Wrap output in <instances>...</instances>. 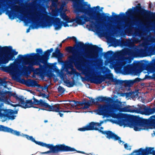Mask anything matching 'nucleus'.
I'll list each match as a JSON object with an SVG mask.
<instances>
[{
    "label": "nucleus",
    "mask_w": 155,
    "mask_h": 155,
    "mask_svg": "<svg viewBox=\"0 0 155 155\" xmlns=\"http://www.w3.org/2000/svg\"><path fill=\"white\" fill-rule=\"evenodd\" d=\"M68 1H71L73 2L75 13L78 14L79 12H83L88 17H87L85 15L80 16H77L75 19H73L75 24L83 25L85 22L89 21L90 24L86 25L87 28L89 30L96 32L99 35L103 36L104 31L103 27L98 23H94L92 20L99 21L101 19L104 20L108 17L109 14H100L98 12H96V10L99 9L100 7L97 6L91 8L90 5L87 2H84V0H64L67 3Z\"/></svg>",
    "instance_id": "1"
},
{
    "label": "nucleus",
    "mask_w": 155,
    "mask_h": 155,
    "mask_svg": "<svg viewBox=\"0 0 155 155\" xmlns=\"http://www.w3.org/2000/svg\"><path fill=\"white\" fill-rule=\"evenodd\" d=\"M136 52L133 49L116 52L112 57L105 61V65H108L111 69H114L117 73L139 76L143 70L142 65L139 63L129 64L133 58L136 56Z\"/></svg>",
    "instance_id": "2"
},
{
    "label": "nucleus",
    "mask_w": 155,
    "mask_h": 155,
    "mask_svg": "<svg viewBox=\"0 0 155 155\" xmlns=\"http://www.w3.org/2000/svg\"><path fill=\"white\" fill-rule=\"evenodd\" d=\"M117 100L118 101V100ZM122 102L117 101V104L111 106L105 104L100 105L98 106V109L95 110L94 111L97 114L102 115L104 117H111L116 118V119L115 120V122L117 124L118 121H122V119H124L126 122L128 121L126 114L118 113V111L135 112L147 115L152 114L155 112L154 108L152 109H147L143 105L140 106L139 105L136 107L129 105L122 107Z\"/></svg>",
    "instance_id": "3"
},
{
    "label": "nucleus",
    "mask_w": 155,
    "mask_h": 155,
    "mask_svg": "<svg viewBox=\"0 0 155 155\" xmlns=\"http://www.w3.org/2000/svg\"><path fill=\"white\" fill-rule=\"evenodd\" d=\"M6 78L0 79V88L2 87L3 86L4 88H7L8 89L10 88H8L7 86L11 85L12 84L9 81H5ZM8 96H12L15 98L17 101L19 103L18 104H14L12 106L14 107L16 106H20L25 108L34 107L38 109V111H39L40 109L37 107H34V104H39L41 106H45L44 108L41 109V110H45L49 111H55L58 112L60 109H64V108H68V104H64L61 105H55L53 106L49 105L47 103L45 102L42 100H38L34 98L33 101L32 100H29L26 102L25 101L24 98L23 96H18L15 93H11L9 91H4V90L0 91V101L7 104H10V101L8 98Z\"/></svg>",
    "instance_id": "4"
},
{
    "label": "nucleus",
    "mask_w": 155,
    "mask_h": 155,
    "mask_svg": "<svg viewBox=\"0 0 155 155\" xmlns=\"http://www.w3.org/2000/svg\"><path fill=\"white\" fill-rule=\"evenodd\" d=\"M67 2L63 0L59 3L58 0H53L52 1L51 8H54V9H52L51 12L52 16H50L45 11L48 15L53 19L52 21V25H53L54 29L58 30L61 29L62 26L66 27L69 26L76 27L77 25L75 24V21L73 19H70L65 13L67 11L66 5ZM38 11L42 13L45 9L40 6L35 7Z\"/></svg>",
    "instance_id": "5"
},
{
    "label": "nucleus",
    "mask_w": 155,
    "mask_h": 155,
    "mask_svg": "<svg viewBox=\"0 0 155 155\" xmlns=\"http://www.w3.org/2000/svg\"><path fill=\"white\" fill-rule=\"evenodd\" d=\"M35 54L19 55L14 62L8 66L2 68L3 70L8 73L14 79H16L18 76L25 75L31 68L37 63L32 60Z\"/></svg>",
    "instance_id": "6"
},
{
    "label": "nucleus",
    "mask_w": 155,
    "mask_h": 155,
    "mask_svg": "<svg viewBox=\"0 0 155 155\" xmlns=\"http://www.w3.org/2000/svg\"><path fill=\"white\" fill-rule=\"evenodd\" d=\"M30 20L33 22H38L40 25L36 23L30 26L26 31L28 33L31 29H38L39 28H48L52 26V18L48 15L47 13L44 10L42 13L38 11L35 8H32L30 17Z\"/></svg>",
    "instance_id": "7"
},
{
    "label": "nucleus",
    "mask_w": 155,
    "mask_h": 155,
    "mask_svg": "<svg viewBox=\"0 0 155 155\" xmlns=\"http://www.w3.org/2000/svg\"><path fill=\"white\" fill-rule=\"evenodd\" d=\"M75 65L77 69L81 72V74L84 75L86 79L91 83L100 84L105 81L104 77L92 75L89 66L85 64L84 60L82 59L80 62L76 63Z\"/></svg>",
    "instance_id": "8"
},
{
    "label": "nucleus",
    "mask_w": 155,
    "mask_h": 155,
    "mask_svg": "<svg viewBox=\"0 0 155 155\" xmlns=\"http://www.w3.org/2000/svg\"><path fill=\"white\" fill-rule=\"evenodd\" d=\"M105 121H101L100 123L91 122L86 126L82 128H80L78 130L80 131H85L86 130H98L103 134L106 135V137L110 139H114L115 140H118L119 143L120 144H123L124 142L121 141L120 138L117 135L113 134L110 131H103V128L100 127Z\"/></svg>",
    "instance_id": "9"
},
{
    "label": "nucleus",
    "mask_w": 155,
    "mask_h": 155,
    "mask_svg": "<svg viewBox=\"0 0 155 155\" xmlns=\"http://www.w3.org/2000/svg\"><path fill=\"white\" fill-rule=\"evenodd\" d=\"M0 131L10 133L17 136H21L23 137H25L28 140L31 141L32 142L35 143L36 144L49 148L50 150L47 152L41 153L42 154H48L51 152L54 153V146L52 145L47 144L46 143L40 141H35L32 136H29L28 135L24 134H21L20 132L19 131L14 130L12 128L2 125H0Z\"/></svg>",
    "instance_id": "10"
},
{
    "label": "nucleus",
    "mask_w": 155,
    "mask_h": 155,
    "mask_svg": "<svg viewBox=\"0 0 155 155\" xmlns=\"http://www.w3.org/2000/svg\"><path fill=\"white\" fill-rule=\"evenodd\" d=\"M18 52L13 49L11 46H5L2 48L0 46V64H6L10 61L13 60L14 55L18 54Z\"/></svg>",
    "instance_id": "11"
},
{
    "label": "nucleus",
    "mask_w": 155,
    "mask_h": 155,
    "mask_svg": "<svg viewBox=\"0 0 155 155\" xmlns=\"http://www.w3.org/2000/svg\"><path fill=\"white\" fill-rule=\"evenodd\" d=\"M53 51V49L51 48L50 49L48 50L45 52L44 54L41 57L39 56V54H41L42 53V51L41 49L38 48L36 49V52L37 54L32 53L30 54H35V55L33 57L32 60L36 62L37 64L33 65H39L40 63H42L45 65L47 63V60L48 59V57L50 55V54Z\"/></svg>",
    "instance_id": "12"
},
{
    "label": "nucleus",
    "mask_w": 155,
    "mask_h": 155,
    "mask_svg": "<svg viewBox=\"0 0 155 155\" xmlns=\"http://www.w3.org/2000/svg\"><path fill=\"white\" fill-rule=\"evenodd\" d=\"M23 83L26 85L28 87H35L38 86V87L37 91L39 92L38 93V96L44 98H48L49 97L48 94H45V91H47L48 89L46 87L41 86L38 84L36 81L30 79L25 80L22 79Z\"/></svg>",
    "instance_id": "13"
},
{
    "label": "nucleus",
    "mask_w": 155,
    "mask_h": 155,
    "mask_svg": "<svg viewBox=\"0 0 155 155\" xmlns=\"http://www.w3.org/2000/svg\"><path fill=\"white\" fill-rule=\"evenodd\" d=\"M4 105L1 104L0 106V118L2 122H4L7 120H13L15 118L16 116L15 114L18 113V110L14 111L10 109H7L2 107Z\"/></svg>",
    "instance_id": "14"
},
{
    "label": "nucleus",
    "mask_w": 155,
    "mask_h": 155,
    "mask_svg": "<svg viewBox=\"0 0 155 155\" xmlns=\"http://www.w3.org/2000/svg\"><path fill=\"white\" fill-rule=\"evenodd\" d=\"M68 60L65 62L64 64L67 68L66 72L67 74H69L70 75H78V74L76 71V70L73 68V63H74V65L76 67L75 63L76 62H80L81 60L83 59L85 61V64L86 65L88 64L85 60L83 58H79L74 61V57L72 56H70L68 57ZM75 67L76 68V67Z\"/></svg>",
    "instance_id": "15"
},
{
    "label": "nucleus",
    "mask_w": 155,
    "mask_h": 155,
    "mask_svg": "<svg viewBox=\"0 0 155 155\" xmlns=\"http://www.w3.org/2000/svg\"><path fill=\"white\" fill-rule=\"evenodd\" d=\"M151 44V42L146 40L144 41L141 45V49L139 51L141 54H145L149 53L150 51L155 49V46L153 48L150 46Z\"/></svg>",
    "instance_id": "16"
},
{
    "label": "nucleus",
    "mask_w": 155,
    "mask_h": 155,
    "mask_svg": "<svg viewBox=\"0 0 155 155\" xmlns=\"http://www.w3.org/2000/svg\"><path fill=\"white\" fill-rule=\"evenodd\" d=\"M98 48L96 45H90L87 50V55L88 58H96L98 55Z\"/></svg>",
    "instance_id": "17"
},
{
    "label": "nucleus",
    "mask_w": 155,
    "mask_h": 155,
    "mask_svg": "<svg viewBox=\"0 0 155 155\" xmlns=\"http://www.w3.org/2000/svg\"><path fill=\"white\" fill-rule=\"evenodd\" d=\"M138 155H147L152 154L155 155V150L154 148L147 147L145 149L140 148L137 150Z\"/></svg>",
    "instance_id": "18"
},
{
    "label": "nucleus",
    "mask_w": 155,
    "mask_h": 155,
    "mask_svg": "<svg viewBox=\"0 0 155 155\" xmlns=\"http://www.w3.org/2000/svg\"><path fill=\"white\" fill-rule=\"evenodd\" d=\"M103 77L105 78V81L106 79L109 80V81L106 82L108 85L112 84V82L114 83V84L116 85H118L121 82L120 81L114 79L113 75L111 73L106 75Z\"/></svg>",
    "instance_id": "19"
},
{
    "label": "nucleus",
    "mask_w": 155,
    "mask_h": 155,
    "mask_svg": "<svg viewBox=\"0 0 155 155\" xmlns=\"http://www.w3.org/2000/svg\"><path fill=\"white\" fill-rule=\"evenodd\" d=\"M138 41V40H135L134 38L130 40H127L126 41L124 40L122 41L123 46L129 47L133 46L134 44L137 43Z\"/></svg>",
    "instance_id": "20"
},
{
    "label": "nucleus",
    "mask_w": 155,
    "mask_h": 155,
    "mask_svg": "<svg viewBox=\"0 0 155 155\" xmlns=\"http://www.w3.org/2000/svg\"><path fill=\"white\" fill-rule=\"evenodd\" d=\"M141 79L139 78H136L134 80H126L124 81H121L120 83L119 84H123L125 85V86L130 87L132 86L134 83L136 82L140 81Z\"/></svg>",
    "instance_id": "21"
},
{
    "label": "nucleus",
    "mask_w": 155,
    "mask_h": 155,
    "mask_svg": "<svg viewBox=\"0 0 155 155\" xmlns=\"http://www.w3.org/2000/svg\"><path fill=\"white\" fill-rule=\"evenodd\" d=\"M63 56V54L60 52L58 48H56L55 52L52 53V56L57 58L59 62L61 61Z\"/></svg>",
    "instance_id": "22"
},
{
    "label": "nucleus",
    "mask_w": 155,
    "mask_h": 155,
    "mask_svg": "<svg viewBox=\"0 0 155 155\" xmlns=\"http://www.w3.org/2000/svg\"><path fill=\"white\" fill-rule=\"evenodd\" d=\"M98 100L100 101H106L108 102L111 101L112 99L110 97H100L98 98Z\"/></svg>",
    "instance_id": "23"
},
{
    "label": "nucleus",
    "mask_w": 155,
    "mask_h": 155,
    "mask_svg": "<svg viewBox=\"0 0 155 155\" xmlns=\"http://www.w3.org/2000/svg\"><path fill=\"white\" fill-rule=\"evenodd\" d=\"M64 82L66 85L69 87H73L74 85V81H70L68 79L64 80Z\"/></svg>",
    "instance_id": "24"
},
{
    "label": "nucleus",
    "mask_w": 155,
    "mask_h": 155,
    "mask_svg": "<svg viewBox=\"0 0 155 155\" xmlns=\"http://www.w3.org/2000/svg\"><path fill=\"white\" fill-rule=\"evenodd\" d=\"M134 12H133V10L132 9H129L128 11L126 12V15L127 18H129L134 15Z\"/></svg>",
    "instance_id": "25"
},
{
    "label": "nucleus",
    "mask_w": 155,
    "mask_h": 155,
    "mask_svg": "<svg viewBox=\"0 0 155 155\" xmlns=\"http://www.w3.org/2000/svg\"><path fill=\"white\" fill-rule=\"evenodd\" d=\"M132 95L131 93L130 92L126 93H123L121 94L120 95L123 97H126V98H129Z\"/></svg>",
    "instance_id": "26"
},
{
    "label": "nucleus",
    "mask_w": 155,
    "mask_h": 155,
    "mask_svg": "<svg viewBox=\"0 0 155 155\" xmlns=\"http://www.w3.org/2000/svg\"><path fill=\"white\" fill-rule=\"evenodd\" d=\"M58 91L61 93H63L65 91V90L64 88L60 86L58 87Z\"/></svg>",
    "instance_id": "27"
},
{
    "label": "nucleus",
    "mask_w": 155,
    "mask_h": 155,
    "mask_svg": "<svg viewBox=\"0 0 155 155\" xmlns=\"http://www.w3.org/2000/svg\"><path fill=\"white\" fill-rule=\"evenodd\" d=\"M135 18L137 21H141L142 20V17L139 14L137 15L135 17Z\"/></svg>",
    "instance_id": "28"
},
{
    "label": "nucleus",
    "mask_w": 155,
    "mask_h": 155,
    "mask_svg": "<svg viewBox=\"0 0 155 155\" xmlns=\"http://www.w3.org/2000/svg\"><path fill=\"white\" fill-rule=\"evenodd\" d=\"M25 16L23 15L22 17H18V18L20 19L21 20L24 21L25 23H28V21L25 19Z\"/></svg>",
    "instance_id": "29"
},
{
    "label": "nucleus",
    "mask_w": 155,
    "mask_h": 155,
    "mask_svg": "<svg viewBox=\"0 0 155 155\" xmlns=\"http://www.w3.org/2000/svg\"><path fill=\"white\" fill-rule=\"evenodd\" d=\"M90 106V104H88V103H86L84 104V106L83 107H81L83 109H87L89 108Z\"/></svg>",
    "instance_id": "30"
},
{
    "label": "nucleus",
    "mask_w": 155,
    "mask_h": 155,
    "mask_svg": "<svg viewBox=\"0 0 155 155\" xmlns=\"http://www.w3.org/2000/svg\"><path fill=\"white\" fill-rule=\"evenodd\" d=\"M124 147L127 150H129L131 149L130 147L127 143L124 144Z\"/></svg>",
    "instance_id": "31"
},
{
    "label": "nucleus",
    "mask_w": 155,
    "mask_h": 155,
    "mask_svg": "<svg viewBox=\"0 0 155 155\" xmlns=\"http://www.w3.org/2000/svg\"><path fill=\"white\" fill-rule=\"evenodd\" d=\"M40 69H36L35 71V73L38 75H40Z\"/></svg>",
    "instance_id": "32"
},
{
    "label": "nucleus",
    "mask_w": 155,
    "mask_h": 155,
    "mask_svg": "<svg viewBox=\"0 0 155 155\" xmlns=\"http://www.w3.org/2000/svg\"><path fill=\"white\" fill-rule=\"evenodd\" d=\"M105 70L103 71V73L105 74L106 72L110 73V70L107 68H106L105 67H104Z\"/></svg>",
    "instance_id": "33"
},
{
    "label": "nucleus",
    "mask_w": 155,
    "mask_h": 155,
    "mask_svg": "<svg viewBox=\"0 0 155 155\" xmlns=\"http://www.w3.org/2000/svg\"><path fill=\"white\" fill-rule=\"evenodd\" d=\"M66 50L68 51L69 52H72V49L71 47H67L66 48Z\"/></svg>",
    "instance_id": "34"
},
{
    "label": "nucleus",
    "mask_w": 155,
    "mask_h": 155,
    "mask_svg": "<svg viewBox=\"0 0 155 155\" xmlns=\"http://www.w3.org/2000/svg\"><path fill=\"white\" fill-rule=\"evenodd\" d=\"M59 115L61 117H62L63 116V114L62 113H59Z\"/></svg>",
    "instance_id": "35"
},
{
    "label": "nucleus",
    "mask_w": 155,
    "mask_h": 155,
    "mask_svg": "<svg viewBox=\"0 0 155 155\" xmlns=\"http://www.w3.org/2000/svg\"><path fill=\"white\" fill-rule=\"evenodd\" d=\"M112 51H108L107 52V54H112Z\"/></svg>",
    "instance_id": "36"
},
{
    "label": "nucleus",
    "mask_w": 155,
    "mask_h": 155,
    "mask_svg": "<svg viewBox=\"0 0 155 155\" xmlns=\"http://www.w3.org/2000/svg\"><path fill=\"white\" fill-rule=\"evenodd\" d=\"M61 112H69V111H61Z\"/></svg>",
    "instance_id": "37"
},
{
    "label": "nucleus",
    "mask_w": 155,
    "mask_h": 155,
    "mask_svg": "<svg viewBox=\"0 0 155 155\" xmlns=\"http://www.w3.org/2000/svg\"><path fill=\"white\" fill-rule=\"evenodd\" d=\"M117 96H116L114 95V97H113V98H115H115H117Z\"/></svg>",
    "instance_id": "38"
},
{
    "label": "nucleus",
    "mask_w": 155,
    "mask_h": 155,
    "mask_svg": "<svg viewBox=\"0 0 155 155\" xmlns=\"http://www.w3.org/2000/svg\"><path fill=\"white\" fill-rule=\"evenodd\" d=\"M81 78L82 79V81H84V78H83L82 77H81Z\"/></svg>",
    "instance_id": "39"
},
{
    "label": "nucleus",
    "mask_w": 155,
    "mask_h": 155,
    "mask_svg": "<svg viewBox=\"0 0 155 155\" xmlns=\"http://www.w3.org/2000/svg\"><path fill=\"white\" fill-rule=\"evenodd\" d=\"M65 40H66V39H65V40H64L63 41H62V43H63L64 42Z\"/></svg>",
    "instance_id": "40"
},
{
    "label": "nucleus",
    "mask_w": 155,
    "mask_h": 155,
    "mask_svg": "<svg viewBox=\"0 0 155 155\" xmlns=\"http://www.w3.org/2000/svg\"><path fill=\"white\" fill-rule=\"evenodd\" d=\"M88 155H93V153H89V154H88Z\"/></svg>",
    "instance_id": "41"
},
{
    "label": "nucleus",
    "mask_w": 155,
    "mask_h": 155,
    "mask_svg": "<svg viewBox=\"0 0 155 155\" xmlns=\"http://www.w3.org/2000/svg\"><path fill=\"white\" fill-rule=\"evenodd\" d=\"M61 74L60 77H61V78H63V75H62L61 74Z\"/></svg>",
    "instance_id": "42"
},
{
    "label": "nucleus",
    "mask_w": 155,
    "mask_h": 155,
    "mask_svg": "<svg viewBox=\"0 0 155 155\" xmlns=\"http://www.w3.org/2000/svg\"><path fill=\"white\" fill-rule=\"evenodd\" d=\"M72 38L74 39H76V38L75 37H72Z\"/></svg>",
    "instance_id": "43"
},
{
    "label": "nucleus",
    "mask_w": 155,
    "mask_h": 155,
    "mask_svg": "<svg viewBox=\"0 0 155 155\" xmlns=\"http://www.w3.org/2000/svg\"><path fill=\"white\" fill-rule=\"evenodd\" d=\"M47 122H48V121H47V120H45L44 121V122H45V123Z\"/></svg>",
    "instance_id": "44"
},
{
    "label": "nucleus",
    "mask_w": 155,
    "mask_h": 155,
    "mask_svg": "<svg viewBox=\"0 0 155 155\" xmlns=\"http://www.w3.org/2000/svg\"><path fill=\"white\" fill-rule=\"evenodd\" d=\"M80 44L81 45H84V44L83 43H80Z\"/></svg>",
    "instance_id": "45"
},
{
    "label": "nucleus",
    "mask_w": 155,
    "mask_h": 155,
    "mask_svg": "<svg viewBox=\"0 0 155 155\" xmlns=\"http://www.w3.org/2000/svg\"><path fill=\"white\" fill-rule=\"evenodd\" d=\"M60 47H61V46H62V44H60Z\"/></svg>",
    "instance_id": "46"
},
{
    "label": "nucleus",
    "mask_w": 155,
    "mask_h": 155,
    "mask_svg": "<svg viewBox=\"0 0 155 155\" xmlns=\"http://www.w3.org/2000/svg\"><path fill=\"white\" fill-rule=\"evenodd\" d=\"M134 8V10H135V9H136V7H135V8Z\"/></svg>",
    "instance_id": "47"
},
{
    "label": "nucleus",
    "mask_w": 155,
    "mask_h": 155,
    "mask_svg": "<svg viewBox=\"0 0 155 155\" xmlns=\"http://www.w3.org/2000/svg\"><path fill=\"white\" fill-rule=\"evenodd\" d=\"M153 76H154V77L155 78V74H154Z\"/></svg>",
    "instance_id": "48"
},
{
    "label": "nucleus",
    "mask_w": 155,
    "mask_h": 155,
    "mask_svg": "<svg viewBox=\"0 0 155 155\" xmlns=\"http://www.w3.org/2000/svg\"><path fill=\"white\" fill-rule=\"evenodd\" d=\"M81 153H84V152H81Z\"/></svg>",
    "instance_id": "49"
},
{
    "label": "nucleus",
    "mask_w": 155,
    "mask_h": 155,
    "mask_svg": "<svg viewBox=\"0 0 155 155\" xmlns=\"http://www.w3.org/2000/svg\"><path fill=\"white\" fill-rule=\"evenodd\" d=\"M138 34V35H140V33H139Z\"/></svg>",
    "instance_id": "50"
},
{
    "label": "nucleus",
    "mask_w": 155,
    "mask_h": 155,
    "mask_svg": "<svg viewBox=\"0 0 155 155\" xmlns=\"http://www.w3.org/2000/svg\"><path fill=\"white\" fill-rule=\"evenodd\" d=\"M62 72V71H61V72Z\"/></svg>",
    "instance_id": "51"
},
{
    "label": "nucleus",
    "mask_w": 155,
    "mask_h": 155,
    "mask_svg": "<svg viewBox=\"0 0 155 155\" xmlns=\"http://www.w3.org/2000/svg\"><path fill=\"white\" fill-rule=\"evenodd\" d=\"M1 14H0V15H1Z\"/></svg>",
    "instance_id": "52"
}]
</instances>
